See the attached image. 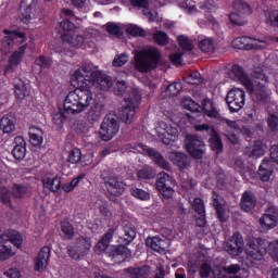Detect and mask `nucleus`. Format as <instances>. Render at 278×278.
Returning <instances> with one entry per match:
<instances>
[{
	"instance_id": "44",
	"label": "nucleus",
	"mask_w": 278,
	"mask_h": 278,
	"mask_svg": "<svg viewBox=\"0 0 278 278\" xmlns=\"http://www.w3.org/2000/svg\"><path fill=\"white\" fill-rule=\"evenodd\" d=\"M138 179H155V170L150 166H144L137 173Z\"/></svg>"
},
{
	"instance_id": "13",
	"label": "nucleus",
	"mask_w": 278,
	"mask_h": 278,
	"mask_svg": "<svg viewBox=\"0 0 278 278\" xmlns=\"http://www.w3.org/2000/svg\"><path fill=\"white\" fill-rule=\"evenodd\" d=\"M245 97L244 90L240 88L230 89L226 96V103L230 112H240L244 108Z\"/></svg>"
},
{
	"instance_id": "3",
	"label": "nucleus",
	"mask_w": 278,
	"mask_h": 278,
	"mask_svg": "<svg viewBox=\"0 0 278 278\" xmlns=\"http://www.w3.org/2000/svg\"><path fill=\"white\" fill-rule=\"evenodd\" d=\"M266 240L262 238L251 239L245 249L248 268H260L264 264L266 255Z\"/></svg>"
},
{
	"instance_id": "32",
	"label": "nucleus",
	"mask_w": 278,
	"mask_h": 278,
	"mask_svg": "<svg viewBox=\"0 0 278 278\" xmlns=\"http://www.w3.org/2000/svg\"><path fill=\"white\" fill-rule=\"evenodd\" d=\"M29 142L33 147H40L45 142V132L40 128L31 127L28 132Z\"/></svg>"
},
{
	"instance_id": "12",
	"label": "nucleus",
	"mask_w": 278,
	"mask_h": 278,
	"mask_svg": "<svg viewBox=\"0 0 278 278\" xmlns=\"http://www.w3.org/2000/svg\"><path fill=\"white\" fill-rule=\"evenodd\" d=\"M104 188L106 190V195L111 201H114L116 197H121L125 192V182L116 176L103 177Z\"/></svg>"
},
{
	"instance_id": "36",
	"label": "nucleus",
	"mask_w": 278,
	"mask_h": 278,
	"mask_svg": "<svg viewBox=\"0 0 278 278\" xmlns=\"http://www.w3.org/2000/svg\"><path fill=\"white\" fill-rule=\"evenodd\" d=\"M0 129L3 134H12L16 129V124H14V118L10 115L3 116L0 119Z\"/></svg>"
},
{
	"instance_id": "59",
	"label": "nucleus",
	"mask_w": 278,
	"mask_h": 278,
	"mask_svg": "<svg viewBox=\"0 0 278 278\" xmlns=\"http://www.w3.org/2000/svg\"><path fill=\"white\" fill-rule=\"evenodd\" d=\"M268 127L271 131H278V115L269 114L267 118Z\"/></svg>"
},
{
	"instance_id": "8",
	"label": "nucleus",
	"mask_w": 278,
	"mask_h": 278,
	"mask_svg": "<svg viewBox=\"0 0 278 278\" xmlns=\"http://www.w3.org/2000/svg\"><path fill=\"white\" fill-rule=\"evenodd\" d=\"M121 129V123L118 122V117L114 114H108L101 124L100 127V138L101 140H104V142H108L118 134Z\"/></svg>"
},
{
	"instance_id": "24",
	"label": "nucleus",
	"mask_w": 278,
	"mask_h": 278,
	"mask_svg": "<svg viewBox=\"0 0 278 278\" xmlns=\"http://www.w3.org/2000/svg\"><path fill=\"white\" fill-rule=\"evenodd\" d=\"M243 38V50L251 51L253 49H266L268 46V40L263 39H255L251 37H242Z\"/></svg>"
},
{
	"instance_id": "48",
	"label": "nucleus",
	"mask_w": 278,
	"mask_h": 278,
	"mask_svg": "<svg viewBox=\"0 0 278 278\" xmlns=\"http://www.w3.org/2000/svg\"><path fill=\"white\" fill-rule=\"evenodd\" d=\"M61 229L67 240H72L75 236V228H73V225L68 222L61 223Z\"/></svg>"
},
{
	"instance_id": "5",
	"label": "nucleus",
	"mask_w": 278,
	"mask_h": 278,
	"mask_svg": "<svg viewBox=\"0 0 278 278\" xmlns=\"http://www.w3.org/2000/svg\"><path fill=\"white\" fill-rule=\"evenodd\" d=\"M11 244H14L16 249H21L23 247V236L16 231H8L0 235V262H5L16 255Z\"/></svg>"
},
{
	"instance_id": "55",
	"label": "nucleus",
	"mask_w": 278,
	"mask_h": 278,
	"mask_svg": "<svg viewBox=\"0 0 278 278\" xmlns=\"http://www.w3.org/2000/svg\"><path fill=\"white\" fill-rule=\"evenodd\" d=\"M213 205L216 208L219 220H222V223H225V220H227V216L225 215V208L218 202V199L216 198L213 199Z\"/></svg>"
},
{
	"instance_id": "64",
	"label": "nucleus",
	"mask_w": 278,
	"mask_h": 278,
	"mask_svg": "<svg viewBox=\"0 0 278 278\" xmlns=\"http://www.w3.org/2000/svg\"><path fill=\"white\" fill-rule=\"evenodd\" d=\"M182 90V87L180 83L172 84L167 87V92L172 94V97H175V94H179V92Z\"/></svg>"
},
{
	"instance_id": "19",
	"label": "nucleus",
	"mask_w": 278,
	"mask_h": 278,
	"mask_svg": "<svg viewBox=\"0 0 278 278\" xmlns=\"http://www.w3.org/2000/svg\"><path fill=\"white\" fill-rule=\"evenodd\" d=\"M3 34H5V37L3 39L4 47L12 48L13 45H23V42L27 40V36L25 35V33L4 29Z\"/></svg>"
},
{
	"instance_id": "22",
	"label": "nucleus",
	"mask_w": 278,
	"mask_h": 278,
	"mask_svg": "<svg viewBox=\"0 0 278 278\" xmlns=\"http://www.w3.org/2000/svg\"><path fill=\"white\" fill-rule=\"evenodd\" d=\"M51 257V248L49 247H43L39 251L36 260H35V269L38 273H42L49 266V260Z\"/></svg>"
},
{
	"instance_id": "49",
	"label": "nucleus",
	"mask_w": 278,
	"mask_h": 278,
	"mask_svg": "<svg viewBox=\"0 0 278 278\" xmlns=\"http://www.w3.org/2000/svg\"><path fill=\"white\" fill-rule=\"evenodd\" d=\"M127 33H128L130 36L140 37V38L147 36V31H144V30L142 29V27H140V26H138V25H134V24H131V25H129V26L127 27Z\"/></svg>"
},
{
	"instance_id": "57",
	"label": "nucleus",
	"mask_w": 278,
	"mask_h": 278,
	"mask_svg": "<svg viewBox=\"0 0 278 278\" xmlns=\"http://www.w3.org/2000/svg\"><path fill=\"white\" fill-rule=\"evenodd\" d=\"M195 131H200L202 134H207L208 136H212L213 132H215L216 130L214 129V127L210 126V124H197L194 126Z\"/></svg>"
},
{
	"instance_id": "37",
	"label": "nucleus",
	"mask_w": 278,
	"mask_h": 278,
	"mask_svg": "<svg viewBox=\"0 0 278 278\" xmlns=\"http://www.w3.org/2000/svg\"><path fill=\"white\" fill-rule=\"evenodd\" d=\"M150 273H151V269L149 268V266L128 269V275L130 278H148Z\"/></svg>"
},
{
	"instance_id": "62",
	"label": "nucleus",
	"mask_w": 278,
	"mask_h": 278,
	"mask_svg": "<svg viewBox=\"0 0 278 278\" xmlns=\"http://www.w3.org/2000/svg\"><path fill=\"white\" fill-rule=\"evenodd\" d=\"M68 117L66 116V111L65 112H59L55 113L52 116V121L54 123V125H62V123H64V121H66Z\"/></svg>"
},
{
	"instance_id": "21",
	"label": "nucleus",
	"mask_w": 278,
	"mask_h": 278,
	"mask_svg": "<svg viewBox=\"0 0 278 278\" xmlns=\"http://www.w3.org/2000/svg\"><path fill=\"white\" fill-rule=\"evenodd\" d=\"M61 40L64 45L70 47V49H81V47L86 45V37L84 35L65 33L61 36Z\"/></svg>"
},
{
	"instance_id": "28",
	"label": "nucleus",
	"mask_w": 278,
	"mask_h": 278,
	"mask_svg": "<svg viewBox=\"0 0 278 278\" xmlns=\"http://www.w3.org/2000/svg\"><path fill=\"white\" fill-rule=\"evenodd\" d=\"M202 110L204 114L208 116V118H220V112L218 111V108H216V104H214V101L211 99H204L202 101Z\"/></svg>"
},
{
	"instance_id": "1",
	"label": "nucleus",
	"mask_w": 278,
	"mask_h": 278,
	"mask_svg": "<svg viewBox=\"0 0 278 278\" xmlns=\"http://www.w3.org/2000/svg\"><path fill=\"white\" fill-rule=\"evenodd\" d=\"M231 75L233 79L240 81L247 90L257 99V101H264L268 93H266V84H268V78L263 73L256 74L254 76V81L250 79L244 73L242 67L239 65H233L231 70Z\"/></svg>"
},
{
	"instance_id": "27",
	"label": "nucleus",
	"mask_w": 278,
	"mask_h": 278,
	"mask_svg": "<svg viewBox=\"0 0 278 278\" xmlns=\"http://www.w3.org/2000/svg\"><path fill=\"white\" fill-rule=\"evenodd\" d=\"M255 205H257V200L253 192L245 191L241 198V210L243 212H251V210L255 208Z\"/></svg>"
},
{
	"instance_id": "45",
	"label": "nucleus",
	"mask_w": 278,
	"mask_h": 278,
	"mask_svg": "<svg viewBox=\"0 0 278 278\" xmlns=\"http://www.w3.org/2000/svg\"><path fill=\"white\" fill-rule=\"evenodd\" d=\"M153 40L156 42V45H160V47H166V45H168L169 38L166 33L159 30L153 34Z\"/></svg>"
},
{
	"instance_id": "58",
	"label": "nucleus",
	"mask_w": 278,
	"mask_h": 278,
	"mask_svg": "<svg viewBox=\"0 0 278 278\" xmlns=\"http://www.w3.org/2000/svg\"><path fill=\"white\" fill-rule=\"evenodd\" d=\"M192 207L195 214H205V204H203V200L200 198L193 200Z\"/></svg>"
},
{
	"instance_id": "53",
	"label": "nucleus",
	"mask_w": 278,
	"mask_h": 278,
	"mask_svg": "<svg viewBox=\"0 0 278 278\" xmlns=\"http://www.w3.org/2000/svg\"><path fill=\"white\" fill-rule=\"evenodd\" d=\"M81 179H84V176H78L74 178L71 182L64 184L62 186L64 192H73V190H75V188L79 186V181H81Z\"/></svg>"
},
{
	"instance_id": "60",
	"label": "nucleus",
	"mask_w": 278,
	"mask_h": 278,
	"mask_svg": "<svg viewBox=\"0 0 278 278\" xmlns=\"http://www.w3.org/2000/svg\"><path fill=\"white\" fill-rule=\"evenodd\" d=\"M201 10L205 12H216V3L214 0H206L205 2L200 4Z\"/></svg>"
},
{
	"instance_id": "47",
	"label": "nucleus",
	"mask_w": 278,
	"mask_h": 278,
	"mask_svg": "<svg viewBox=\"0 0 278 278\" xmlns=\"http://www.w3.org/2000/svg\"><path fill=\"white\" fill-rule=\"evenodd\" d=\"M229 20L232 25H247V20L244 18V14L242 13L231 12L229 15Z\"/></svg>"
},
{
	"instance_id": "31",
	"label": "nucleus",
	"mask_w": 278,
	"mask_h": 278,
	"mask_svg": "<svg viewBox=\"0 0 278 278\" xmlns=\"http://www.w3.org/2000/svg\"><path fill=\"white\" fill-rule=\"evenodd\" d=\"M115 233H117L122 242L126 244L134 242V238H136V230L129 225L124 226L122 230H116Z\"/></svg>"
},
{
	"instance_id": "23",
	"label": "nucleus",
	"mask_w": 278,
	"mask_h": 278,
	"mask_svg": "<svg viewBox=\"0 0 278 278\" xmlns=\"http://www.w3.org/2000/svg\"><path fill=\"white\" fill-rule=\"evenodd\" d=\"M116 231L117 228H111L106 233H104L102 239L94 247V253H97V255H101V253H105V251H108L110 242L112 241V238H114V233H116Z\"/></svg>"
},
{
	"instance_id": "34",
	"label": "nucleus",
	"mask_w": 278,
	"mask_h": 278,
	"mask_svg": "<svg viewBox=\"0 0 278 278\" xmlns=\"http://www.w3.org/2000/svg\"><path fill=\"white\" fill-rule=\"evenodd\" d=\"M15 147L13 148L12 154L15 160H23L25 157V153H27V149L25 148V139L23 137L15 138Z\"/></svg>"
},
{
	"instance_id": "10",
	"label": "nucleus",
	"mask_w": 278,
	"mask_h": 278,
	"mask_svg": "<svg viewBox=\"0 0 278 278\" xmlns=\"http://www.w3.org/2000/svg\"><path fill=\"white\" fill-rule=\"evenodd\" d=\"M177 182L173 177H170L166 173H160L156 177V190L164 197V199H172L173 194H175V189H173V186H175Z\"/></svg>"
},
{
	"instance_id": "54",
	"label": "nucleus",
	"mask_w": 278,
	"mask_h": 278,
	"mask_svg": "<svg viewBox=\"0 0 278 278\" xmlns=\"http://www.w3.org/2000/svg\"><path fill=\"white\" fill-rule=\"evenodd\" d=\"M128 62H129V54L127 53L117 54L113 60V66H116V67L125 66V64Z\"/></svg>"
},
{
	"instance_id": "61",
	"label": "nucleus",
	"mask_w": 278,
	"mask_h": 278,
	"mask_svg": "<svg viewBox=\"0 0 278 278\" xmlns=\"http://www.w3.org/2000/svg\"><path fill=\"white\" fill-rule=\"evenodd\" d=\"M113 90L115 94H123L127 90V84L123 80H117L113 86Z\"/></svg>"
},
{
	"instance_id": "56",
	"label": "nucleus",
	"mask_w": 278,
	"mask_h": 278,
	"mask_svg": "<svg viewBox=\"0 0 278 278\" xmlns=\"http://www.w3.org/2000/svg\"><path fill=\"white\" fill-rule=\"evenodd\" d=\"M179 47L182 51H192V41L186 36L178 37Z\"/></svg>"
},
{
	"instance_id": "29",
	"label": "nucleus",
	"mask_w": 278,
	"mask_h": 278,
	"mask_svg": "<svg viewBox=\"0 0 278 278\" xmlns=\"http://www.w3.org/2000/svg\"><path fill=\"white\" fill-rule=\"evenodd\" d=\"M258 175L262 181H269L270 175H273V161L270 159H264L258 168Z\"/></svg>"
},
{
	"instance_id": "4",
	"label": "nucleus",
	"mask_w": 278,
	"mask_h": 278,
	"mask_svg": "<svg viewBox=\"0 0 278 278\" xmlns=\"http://www.w3.org/2000/svg\"><path fill=\"white\" fill-rule=\"evenodd\" d=\"M160 51L155 48H149L135 54V68L139 73H149L153 68H157L160 62Z\"/></svg>"
},
{
	"instance_id": "14",
	"label": "nucleus",
	"mask_w": 278,
	"mask_h": 278,
	"mask_svg": "<svg viewBox=\"0 0 278 278\" xmlns=\"http://www.w3.org/2000/svg\"><path fill=\"white\" fill-rule=\"evenodd\" d=\"M128 151H132V153H147L150 157H152L153 162L160 166V168H164V170H170V164L155 149H151L147 146L139 144L137 148H127Z\"/></svg>"
},
{
	"instance_id": "18",
	"label": "nucleus",
	"mask_w": 278,
	"mask_h": 278,
	"mask_svg": "<svg viewBox=\"0 0 278 278\" xmlns=\"http://www.w3.org/2000/svg\"><path fill=\"white\" fill-rule=\"evenodd\" d=\"M147 247L155 251L156 253H161L164 255L166 253L168 247H170V241L168 238L162 239L160 236H155L152 238H148L146 240Z\"/></svg>"
},
{
	"instance_id": "6",
	"label": "nucleus",
	"mask_w": 278,
	"mask_h": 278,
	"mask_svg": "<svg viewBox=\"0 0 278 278\" xmlns=\"http://www.w3.org/2000/svg\"><path fill=\"white\" fill-rule=\"evenodd\" d=\"M97 75H99L97 66H94L92 63H85L74 72L72 79L77 81L78 86H87L88 88H92Z\"/></svg>"
},
{
	"instance_id": "33",
	"label": "nucleus",
	"mask_w": 278,
	"mask_h": 278,
	"mask_svg": "<svg viewBox=\"0 0 278 278\" xmlns=\"http://www.w3.org/2000/svg\"><path fill=\"white\" fill-rule=\"evenodd\" d=\"M37 3L36 0H34L28 7H26L22 13L21 18L23 23H29L31 18H36L38 16V9L36 8Z\"/></svg>"
},
{
	"instance_id": "43",
	"label": "nucleus",
	"mask_w": 278,
	"mask_h": 278,
	"mask_svg": "<svg viewBox=\"0 0 278 278\" xmlns=\"http://www.w3.org/2000/svg\"><path fill=\"white\" fill-rule=\"evenodd\" d=\"M15 97L18 99V101H23L25 97H27V86L23 80H20L15 84Z\"/></svg>"
},
{
	"instance_id": "9",
	"label": "nucleus",
	"mask_w": 278,
	"mask_h": 278,
	"mask_svg": "<svg viewBox=\"0 0 278 278\" xmlns=\"http://www.w3.org/2000/svg\"><path fill=\"white\" fill-rule=\"evenodd\" d=\"M125 103L121 111V118L123 123L129 125L134 121V116H136V108L140 103V92L134 90L131 96L125 100Z\"/></svg>"
},
{
	"instance_id": "41",
	"label": "nucleus",
	"mask_w": 278,
	"mask_h": 278,
	"mask_svg": "<svg viewBox=\"0 0 278 278\" xmlns=\"http://www.w3.org/2000/svg\"><path fill=\"white\" fill-rule=\"evenodd\" d=\"M184 79L187 84H192L194 86L203 84V78L199 72H189L187 73V76L184 77Z\"/></svg>"
},
{
	"instance_id": "30",
	"label": "nucleus",
	"mask_w": 278,
	"mask_h": 278,
	"mask_svg": "<svg viewBox=\"0 0 278 278\" xmlns=\"http://www.w3.org/2000/svg\"><path fill=\"white\" fill-rule=\"evenodd\" d=\"M169 160L178 166V168H188L190 166V161L188 160V155L181 152H170Z\"/></svg>"
},
{
	"instance_id": "42",
	"label": "nucleus",
	"mask_w": 278,
	"mask_h": 278,
	"mask_svg": "<svg viewBox=\"0 0 278 278\" xmlns=\"http://www.w3.org/2000/svg\"><path fill=\"white\" fill-rule=\"evenodd\" d=\"M210 136L211 148L213 151H216V153H220V151H223V141L220 140L218 132L215 131Z\"/></svg>"
},
{
	"instance_id": "52",
	"label": "nucleus",
	"mask_w": 278,
	"mask_h": 278,
	"mask_svg": "<svg viewBox=\"0 0 278 278\" xmlns=\"http://www.w3.org/2000/svg\"><path fill=\"white\" fill-rule=\"evenodd\" d=\"M0 203H3V205H11L12 203V197L10 195V190L5 187H2L0 189Z\"/></svg>"
},
{
	"instance_id": "26",
	"label": "nucleus",
	"mask_w": 278,
	"mask_h": 278,
	"mask_svg": "<svg viewBox=\"0 0 278 278\" xmlns=\"http://www.w3.org/2000/svg\"><path fill=\"white\" fill-rule=\"evenodd\" d=\"M42 184L43 188L50 192H58L62 188V179L58 176H45Z\"/></svg>"
},
{
	"instance_id": "40",
	"label": "nucleus",
	"mask_w": 278,
	"mask_h": 278,
	"mask_svg": "<svg viewBox=\"0 0 278 278\" xmlns=\"http://www.w3.org/2000/svg\"><path fill=\"white\" fill-rule=\"evenodd\" d=\"M130 194L131 197H135V199H139V201H149V199H151V194H149V192L139 189L136 186L130 187Z\"/></svg>"
},
{
	"instance_id": "39",
	"label": "nucleus",
	"mask_w": 278,
	"mask_h": 278,
	"mask_svg": "<svg viewBox=\"0 0 278 278\" xmlns=\"http://www.w3.org/2000/svg\"><path fill=\"white\" fill-rule=\"evenodd\" d=\"M199 49L203 51V53H212L214 49H216V43L212 38H204L199 41Z\"/></svg>"
},
{
	"instance_id": "35",
	"label": "nucleus",
	"mask_w": 278,
	"mask_h": 278,
	"mask_svg": "<svg viewBox=\"0 0 278 278\" xmlns=\"http://www.w3.org/2000/svg\"><path fill=\"white\" fill-rule=\"evenodd\" d=\"M109 255L112 257H116L121 255L124 260L131 256V251L127 249L125 245H111L108 250Z\"/></svg>"
},
{
	"instance_id": "38",
	"label": "nucleus",
	"mask_w": 278,
	"mask_h": 278,
	"mask_svg": "<svg viewBox=\"0 0 278 278\" xmlns=\"http://www.w3.org/2000/svg\"><path fill=\"white\" fill-rule=\"evenodd\" d=\"M232 9L237 14H251V5L242 0H236L232 3Z\"/></svg>"
},
{
	"instance_id": "20",
	"label": "nucleus",
	"mask_w": 278,
	"mask_h": 278,
	"mask_svg": "<svg viewBox=\"0 0 278 278\" xmlns=\"http://www.w3.org/2000/svg\"><path fill=\"white\" fill-rule=\"evenodd\" d=\"M27 46H22L10 56L9 64L4 68V75H8V73H14V71H16L18 64L23 62Z\"/></svg>"
},
{
	"instance_id": "16",
	"label": "nucleus",
	"mask_w": 278,
	"mask_h": 278,
	"mask_svg": "<svg viewBox=\"0 0 278 278\" xmlns=\"http://www.w3.org/2000/svg\"><path fill=\"white\" fill-rule=\"evenodd\" d=\"M277 220L278 208L276 206L270 205L265 210V213L258 219V223L263 231H268V229H274V227H277Z\"/></svg>"
},
{
	"instance_id": "25",
	"label": "nucleus",
	"mask_w": 278,
	"mask_h": 278,
	"mask_svg": "<svg viewBox=\"0 0 278 278\" xmlns=\"http://www.w3.org/2000/svg\"><path fill=\"white\" fill-rule=\"evenodd\" d=\"M92 86H94V88H98L99 90H110V88L114 86V83L112 81V78L110 76L98 72V75L94 78Z\"/></svg>"
},
{
	"instance_id": "17",
	"label": "nucleus",
	"mask_w": 278,
	"mask_h": 278,
	"mask_svg": "<svg viewBox=\"0 0 278 278\" xmlns=\"http://www.w3.org/2000/svg\"><path fill=\"white\" fill-rule=\"evenodd\" d=\"M224 249L229 255H241L244 251V239L239 232L233 233L229 240L225 243Z\"/></svg>"
},
{
	"instance_id": "46",
	"label": "nucleus",
	"mask_w": 278,
	"mask_h": 278,
	"mask_svg": "<svg viewBox=\"0 0 278 278\" xmlns=\"http://www.w3.org/2000/svg\"><path fill=\"white\" fill-rule=\"evenodd\" d=\"M262 155H264V143L257 140L254 142V146L251 148L250 156L262 157Z\"/></svg>"
},
{
	"instance_id": "11",
	"label": "nucleus",
	"mask_w": 278,
	"mask_h": 278,
	"mask_svg": "<svg viewBox=\"0 0 278 278\" xmlns=\"http://www.w3.org/2000/svg\"><path fill=\"white\" fill-rule=\"evenodd\" d=\"M188 153L195 160H201L205 153V143L197 135H187L185 140Z\"/></svg>"
},
{
	"instance_id": "51",
	"label": "nucleus",
	"mask_w": 278,
	"mask_h": 278,
	"mask_svg": "<svg viewBox=\"0 0 278 278\" xmlns=\"http://www.w3.org/2000/svg\"><path fill=\"white\" fill-rule=\"evenodd\" d=\"M67 162H70V164H77L81 162V150L77 148L73 149L68 154Z\"/></svg>"
},
{
	"instance_id": "2",
	"label": "nucleus",
	"mask_w": 278,
	"mask_h": 278,
	"mask_svg": "<svg viewBox=\"0 0 278 278\" xmlns=\"http://www.w3.org/2000/svg\"><path fill=\"white\" fill-rule=\"evenodd\" d=\"M79 88L70 91L64 100V110L66 114H81L84 110L90 108L94 96L91 87L78 85Z\"/></svg>"
},
{
	"instance_id": "7",
	"label": "nucleus",
	"mask_w": 278,
	"mask_h": 278,
	"mask_svg": "<svg viewBox=\"0 0 278 278\" xmlns=\"http://www.w3.org/2000/svg\"><path fill=\"white\" fill-rule=\"evenodd\" d=\"M90 249H92L90 238L80 237L67 245V254L72 260H81V257H86L90 253Z\"/></svg>"
},
{
	"instance_id": "50",
	"label": "nucleus",
	"mask_w": 278,
	"mask_h": 278,
	"mask_svg": "<svg viewBox=\"0 0 278 278\" xmlns=\"http://www.w3.org/2000/svg\"><path fill=\"white\" fill-rule=\"evenodd\" d=\"M12 194L14 199H23L27 194V187L22 185H14L12 188Z\"/></svg>"
},
{
	"instance_id": "15",
	"label": "nucleus",
	"mask_w": 278,
	"mask_h": 278,
	"mask_svg": "<svg viewBox=\"0 0 278 278\" xmlns=\"http://www.w3.org/2000/svg\"><path fill=\"white\" fill-rule=\"evenodd\" d=\"M156 134L163 144H170V142H175L177 140L179 130L165 122H161L156 126Z\"/></svg>"
},
{
	"instance_id": "63",
	"label": "nucleus",
	"mask_w": 278,
	"mask_h": 278,
	"mask_svg": "<svg viewBox=\"0 0 278 278\" xmlns=\"http://www.w3.org/2000/svg\"><path fill=\"white\" fill-rule=\"evenodd\" d=\"M35 64L36 66H40V68H49V66H51V60L45 56H39L35 60Z\"/></svg>"
}]
</instances>
